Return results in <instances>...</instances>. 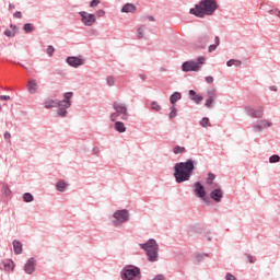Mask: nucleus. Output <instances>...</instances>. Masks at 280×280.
Instances as JSON below:
<instances>
[{
	"label": "nucleus",
	"instance_id": "45",
	"mask_svg": "<svg viewBox=\"0 0 280 280\" xmlns=\"http://www.w3.org/2000/svg\"><path fill=\"white\" fill-rule=\"evenodd\" d=\"M225 279H226V280H237V278H235V276H233V275H231V273H228V275L225 276Z\"/></svg>",
	"mask_w": 280,
	"mask_h": 280
},
{
	"label": "nucleus",
	"instance_id": "27",
	"mask_svg": "<svg viewBox=\"0 0 280 280\" xmlns=\"http://www.w3.org/2000/svg\"><path fill=\"white\" fill-rule=\"evenodd\" d=\"M23 200H24V202H33L34 201V196H32V194H30V192H25L23 195Z\"/></svg>",
	"mask_w": 280,
	"mask_h": 280
},
{
	"label": "nucleus",
	"instance_id": "24",
	"mask_svg": "<svg viewBox=\"0 0 280 280\" xmlns=\"http://www.w3.org/2000/svg\"><path fill=\"white\" fill-rule=\"evenodd\" d=\"M228 67H242V61L236 59H231L226 62Z\"/></svg>",
	"mask_w": 280,
	"mask_h": 280
},
{
	"label": "nucleus",
	"instance_id": "14",
	"mask_svg": "<svg viewBox=\"0 0 280 280\" xmlns=\"http://www.w3.org/2000/svg\"><path fill=\"white\" fill-rule=\"evenodd\" d=\"M272 122L270 120H260L257 125L254 126L255 132H261L266 128H270Z\"/></svg>",
	"mask_w": 280,
	"mask_h": 280
},
{
	"label": "nucleus",
	"instance_id": "52",
	"mask_svg": "<svg viewBox=\"0 0 280 280\" xmlns=\"http://www.w3.org/2000/svg\"><path fill=\"white\" fill-rule=\"evenodd\" d=\"M271 91H277V88H271Z\"/></svg>",
	"mask_w": 280,
	"mask_h": 280
},
{
	"label": "nucleus",
	"instance_id": "49",
	"mask_svg": "<svg viewBox=\"0 0 280 280\" xmlns=\"http://www.w3.org/2000/svg\"><path fill=\"white\" fill-rule=\"evenodd\" d=\"M214 43H215L214 45H217V47H218L220 45V37H215Z\"/></svg>",
	"mask_w": 280,
	"mask_h": 280
},
{
	"label": "nucleus",
	"instance_id": "13",
	"mask_svg": "<svg viewBox=\"0 0 280 280\" xmlns=\"http://www.w3.org/2000/svg\"><path fill=\"white\" fill-rule=\"evenodd\" d=\"M34 270H36V259L30 258L24 266V272L32 275Z\"/></svg>",
	"mask_w": 280,
	"mask_h": 280
},
{
	"label": "nucleus",
	"instance_id": "11",
	"mask_svg": "<svg viewBox=\"0 0 280 280\" xmlns=\"http://www.w3.org/2000/svg\"><path fill=\"white\" fill-rule=\"evenodd\" d=\"M246 113L249 115V117L261 119V117H264V107H258V108L246 107Z\"/></svg>",
	"mask_w": 280,
	"mask_h": 280
},
{
	"label": "nucleus",
	"instance_id": "18",
	"mask_svg": "<svg viewBox=\"0 0 280 280\" xmlns=\"http://www.w3.org/2000/svg\"><path fill=\"white\" fill-rule=\"evenodd\" d=\"M37 86L38 84L36 83V80L31 79L27 85L28 93H36Z\"/></svg>",
	"mask_w": 280,
	"mask_h": 280
},
{
	"label": "nucleus",
	"instance_id": "39",
	"mask_svg": "<svg viewBox=\"0 0 280 280\" xmlns=\"http://www.w3.org/2000/svg\"><path fill=\"white\" fill-rule=\"evenodd\" d=\"M245 259L247 264H255V260H253V256L250 254H245Z\"/></svg>",
	"mask_w": 280,
	"mask_h": 280
},
{
	"label": "nucleus",
	"instance_id": "48",
	"mask_svg": "<svg viewBox=\"0 0 280 280\" xmlns=\"http://www.w3.org/2000/svg\"><path fill=\"white\" fill-rule=\"evenodd\" d=\"M217 47H218V45H215V44L214 45H210L209 48H208V51H210V52L211 51H215Z\"/></svg>",
	"mask_w": 280,
	"mask_h": 280
},
{
	"label": "nucleus",
	"instance_id": "30",
	"mask_svg": "<svg viewBox=\"0 0 280 280\" xmlns=\"http://www.w3.org/2000/svg\"><path fill=\"white\" fill-rule=\"evenodd\" d=\"M200 126H202V128H209V126H211V122H209V118L203 117L200 121Z\"/></svg>",
	"mask_w": 280,
	"mask_h": 280
},
{
	"label": "nucleus",
	"instance_id": "25",
	"mask_svg": "<svg viewBox=\"0 0 280 280\" xmlns=\"http://www.w3.org/2000/svg\"><path fill=\"white\" fill-rule=\"evenodd\" d=\"M4 270H7V272L14 270V262L12 260L4 262Z\"/></svg>",
	"mask_w": 280,
	"mask_h": 280
},
{
	"label": "nucleus",
	"instance_id": "33",
	"mask_svg": "<svg viewBox=\"0 0 280 280\" xmlns=\"http://www.w3.org/2000/svg\"><path fill=\"white\" fill-rule=\"evenodd\" d=\"M177 113H178V109H176L175 106H172L171 113H170V119H174V117H176Z\"/></svg>",
	"mask_w": 280,
	"mask_h": 280
},
{
	"label": "nucleus",
	"instance_id": "3",
	"mask_svg": "<svg viewBox=\"0 0 280 280\" xmlns=\"http://www.w3.org/2000/svg\"><path fill=\"white\" fill-rule=\"evenodd\" d=\"M73 97V92H67L65 94V98L63 101L60 102H56L54 100H49L45 102V108L49 109V108H56V106L59 107L58 109V115L60 117H67V108L71 107V98Z\"/></svg>",
	"mask_w": 280,
	"mask_h": 280
},
{
	"label": "nucleus",
	"instance_id": "7",
	"mask_svg": "<svg viewBox=\"0 0 280 280\" xmlns=\"http://www.w3.org/2000/svg\"><path fill=\"white\" fill-rule=\"evenodd\" d=\"M124 280H140L141 270L135 266H127L122 269Z\"/></svg>",
	"mask_w": 280,
	"mask_h": 280
},
{
	"label": "nucleus",
	"instance_id": "51",
	"mask_svg": "<svg viewBox=\"0 0 280 280\" xmlns=\"http://www.w3.org/2000/svg\"><path fill=\"white\" fill-rule=\"evenodd\" d=\"M148 21H154V18L152 15L147 16Z\"/></svg>",
	"mask_w": 280,
	"mask_h": 280
},
{
	"label": "nucleus",
	"instance_id": "42",
	"mask_svg": "<svg viewBox=\"0 0 280 280\" xmlns=\"http://www.w3.org/2000/svg\"><path fill=\"white\" fill-rule=\"evenodd\" d=\"M206 106H207V108H211L213 106V98H208L206 101Z\"/></svg>",
	"mask_w": 280,
	"mask_h": 280
},
{
	"label": "nucleus",
	"instance_id": "9",
	"mask_svg": "<svg viewBox=\"0 0 280 280\" xmlns=\"http://www.w3.org/2000/svg\"><path fill=\"white\" fill-rule=\"evenodd\" d=\"M210 198L211 200H214V202H222V198H224V191L220 187V184L213 185L212 188H210Z\"/></svg>",
	"mask_w": 280,
	"mask_h": 280
},
{
	"label": "nucleus",
	"instance_id": "21",
	"mask_svg": "<svg viewBox=\"0 0 280 280\" xmlns=\"http://www.w3.org/2000/svg\"><path fill=\"white\" fill-rule=\"evenodd\" d=\"M114 128L117 132H126V125L121 121H116Z\"/></svg>",
	"mask_w": 280,
	"mask_h": 280
},
{
	"label": "nucleus",
	"instance_id": "16",
	"mask_svg": "<svg viewBox=\"0 0 280 280\" xmlns=\"http://www.w3.org/2000/svg\"><path fill=\"white\" fill-rule=\"evenodd\" d=\"M213 180H215V174L209 173L206 179V185H208L209 189H212L213 185H218L217 183H213Z\"/></svg>",
	"mask_w": 280,
	"mask_h": 280
},
{
	"label": "nucleus",
	"instance_id": "1",
	"mask_svg": "<svg viewBox=\"0 0 280 280\" xmlns=\"http://www.w3.org/2000/svg\"><path fill=\"white\" fill-rule=\"evenodd\" d=\"M175 173L174 177L176 183H185L191 178V174L194 173V160H187V162H179L175 164Z\"/></svg>",
	"mask_w": 280,
	"mask_h": 280
},
{
	"label": "nucleus",
	"instance_id": "6",
	"mask_svg": "<svg viewBox=\"0 0 280 280\" xmlns=\"http://www.w3.org/2000/svg\"><path fill=\"white\" fill-rule=\"evenodd\" d=\"M206 60L207 58H205V56H201L198 57L197 61H185L182 66V71H185L186 73H189V71H200Z\"/></svg>",
	"mask_w": 280,
	"mask_h": 280
},
{
	"label": "nucleus",
	"instance_id": "28",
	"mask_svg": "<svg viewBox=\"0 0 280 280\" xmlns=\"http://www.w3.org/2000/svg\"><path fill=\"white\" fill-rule=\"evenodd\" d=\"M145 36V26L138 27V38H144Z\"/></svg>",
	"mask_w": 280,
	"mask_h": 280
},
{
	"label": "nucleus",
	"instance_id": "46",
	"mask_svg": "<svg viewBox=\"0 0 280 280\" xmlns=\"http://www.w3.org/2000/svg\"><path fill=\"white\" fill-rule=\"evenodd\" d=\"M97 16L102 18L104 16V14H106V12L102 9H100L97 12H96Z\"/></svg>",
	"mask_w": 280,
	"mask_h": 280
},
{
	"label": "nucleus",
	"instance_id": "50",
	"mask_svg": "<svg viewBox=\"0 0 280 280\" xmlns=\"http://www.w3.org/2000/svg\"><path fill=\"white\" fill-rule=\"evenodd\" d=\"M140 78H141L142 80H148V77H147L145 74H140Z\"/></svg>",
	"mask_w": 280,
	"mask_h": 280
},
{
	"label": "nucleus",
	"instance_id": "37",
	"mask_svg": "<svg viewBox=\"0 0 280 280\" xmlns=\"http://www.w3.org/2000/svg\"><path fill=\"white\" fill-rule=\"evenodd\" d=\"M280 156L279 155H271L269 158V163H279Z\"/></svg>",
	"mask_w": 280,
	"mask_h": 280
},
{
	"label": "nucleus",
	"instance_id": "8",
	"mask_svg": "<svg viewBox=\"0 0 280 280\" xmlns=\"http://www.w3.org/2000/svg\"><path fill=\"white\" fill-rule=\"evenodd\" d=\"M128 218H130V214L128 213V210H118L114 213V226H119L124 224V222H128Z\"/></svg>",
	"mask_w": 280,
	"mask_h": 280
},
{
	"label": "nucleus",
	"instance_id": "44",
	"mask_svg": "<svg viewBox=\"0 0 280 280\" xmlns=\"http://www.w3.org/2000/svg\"><path fill=\"white\" fill-rule=\"evenodd\" d=\"M10 100V96L9 95H0V101L1 102H8Z\"/></svg>",
	"mask_w": 280,
	"mask_h": 280
},
{
	"label": "nucleus",
	"instance_id": "22",
	"mask_svg": "<svg viewBox=\"0 0 280 280\" xmlns=\"http://www.w3.org/2000/svg\"><path fill=\"white\" fill-rule=\"evenodd\" d=\"M183 96L180 95L179 92H175L170 96V102L171 104H176V102H178V100H180Z\"/></svg>",
	"mask_w": 280,
	"mask_h": 280
},
{
	"label": "nucleus",
	"instance_id": "29",
	"mask_svg": "<svg viewBox=\"0 0 280 280\" xmlns=\"http://www.w3.org/2000/svg\"><path fill=\"white\" fill-rule=\"evenodd\" d=\"M67 189V183H65V182H59V183H57V190L58 191H65Z\"/></svg>",
	"mask_w": 280,
	"mask_h": 280
},
{
	"label": "nucleus",
	"instance_id": "5",
	"mask_svg": "<svg viewBox=\"0 0 280 280\" xmlns=\"http://www.w3.org/2000/svg\"><path fill=\"white\" fill-rule=\"evenodd\" d=\"M114 110L115 113L110 114V121H117V118L119 116H121V119L124 121L128 120V108L126 107V105H124V103H117L115 102L113 104Z\"/></svg>",
	"mask_w": 280,
	"mask_h": 280
},
{
	"label": "nucleus",
	"instance_id": "15",
	"mask_svg": "<svg viewBox=\"0 0 280 280\" xmlns=\"http://www.w3.org/2000/svg\"><path fill=\"white\" fill-rule=\"evenodd\" d=\"M67 62L68 65H70V67H80L84 65L80 57H68Z\"/></svg>",
	"mask_w": 280,
	"mask_h": 280
},
{
	"label": "nucleus",
	"instance_id": "35",
	"mask_svg": "<svg viewBox=\"0 0 280 280\" xmlns=\"http://www.w3.org/2000/svg\"><path fill=\"white\" fill-rule=\"evenodd\" d=\"M4 139L7 140V143L11 144L12 143V135H10L9 131H5L3 135Z\"/></svg>",
	"mask_w": 280,
	"mask_h": 280
},
{
	"label": "nucleus",
	"instance_id": "47",
	"mask_svg": "<svg viewBox=\"0 0 280 280\" xmlns=\"http://www.w3.org/2000/svg\"><path fill=\"white\" fill-rule=\"evenodd\" d=\"M14 19H21L23 16V14L20 12V11H16L14 14H13Z\"/></svg>",
	"mask_w": 280,
	"mask_h": 280
},
{
	"label": "nucleus",
	"instance_id": "19",
	"mask_svg": "<svg viewBox=\"0 0 280 280\" xmlns=\"http://www.w3.org/2000/svg\"><path fill=\"white\" fill-rule=\"evenodd\" d=\"M189 95H190L192 102H195L196 104H200V102H202V100H203L202 96L198 95L196 93V91H194V90L189 91Z\"/></svg>",
	"mask_w": 280,
	"mask_h": 280
},
{
	"label": "nucleus",
	"instance_id": "17",
	"mask_svg": "<svg viewBox=\"0 0 280 280\" xmlns=\"http://www.w3.org/2000/svg\"><path fill=\"white\" fill-rule=\"evenodd\" d=\"M121 12L125 13H132V12H137V7L132 3H126L122 9Z\"/></svg>",
	"mask_w": 280,
	"mask_h": 280
},
{
	"label": "nucleus",
	"instance_id": "23",
	"mask_svg": "<svg viewBox=\"0 0 280 280\" xmlns=\"http://www.w3.org/2000/svg\"><path fill=\"white\" fill-rule=\"evenodd\" d=\"M4 35H7L8 38L16 36V28L13 25H11V30H5Z\"/></svg>",
	"mask_w": 280,
	"mask_h": 280
},
{
	"label": "nucleus",
	"instance_id": "12",
	"mask_svg": "<svg viewBox=\"0 0 280 280\" xmlns=\"http://www.w3.org/2000/svg\"><path fill=\"white\" fill-rule=\"evenodd\" d=\"M194 188L195 194L198 198H201V200H205V198H207V190H205V186H202L200 182L195 183Z\"/></svg>",
	"mask_w": 280,
	"mask_h": 280
},
{
	"label": "nucleus",
	"instance_id": "10",
	"mask_svg": "<svg viewBox=\"0 0 280 280\" xmlns=\"http://www.w3.org/2000/svg\"><path fill=\"white\" fill-rule=\"evenodd\" d=\"M81 21L86 27H91L97 19L95 18V14L93 13H88L86 11H81L80 13Z\"/></svg>",
	"mask_w": 280,
	"mask_h": 280
},
{
	"label": "nucleus",
	"instance_id": "40",
	"mask_svg": "<svg viewBox=\"0 0 280 280\" xmlns=\"http://www.w3.org/2000/svg\"><path fill=\"white\" fill-rule=\"evenodd\" d=\"M54 51H56V49L54 48V46H48V47H47V54H48V56H54Z\"/></svg>",
	"mask_w": 280,
	"mask_h": 280
},
{
	"label": "nucleus",
	"instance_id": "31",
	"mask_svg": "<svg viewBox=\"0 0 280 280\" xmlns=\"http://www.w3.org/2000/svg\"><path fill=\"white\" fill-rule=\"evenodd\" d=\"M24 32H25L26 34H30V32H34V25H32V24H30V23L25 24V25H24Z\"/></svg>",
	"mask_w": 280,
	"mask_h": 280
},
{
	"label": "nucleus",
	"instance_id": "20",
	"mask_svg": "<svg viewBox=\"0 0 280 280\" xmlns=\"http://www.w3.org/2000/svg\"><path fill=\"white\" fill-rule=\"evenodd\" d=\"M13 250H14L15 255H21V253H23V244H21V242H19V241H14L13 242Z\"/></svg>",
	"mask_w": 280,
	"mask_h": 280
},
{
	"label": "nucleus",
	"instance_id": "2",
	"mask_svg": "<svg viewBox=\"0 0 280 280\" xmlns=\"http://www.w3.org/2000/svg\"><path fill=\"white\" fill-rule=\"evenodd\" d=\"M215 10H218L215 0H201L200 3L190 9L189 12L198 19H205V16H211Z\"/></svg>",
	"mask_w": 280,
	"mask_h": 280
},
{
	"label": "nucleus",
	"instance_id": "34",
	"mask_svg": "<svg viewBox=\"0 0 280 280\" xmlns=\"http://www.w3.org/2000/svg\"><path fill=\"white\" fill-rule=\"evenodd\" d=\"M151 108H152V110H155L156 113H159V110H161V105H159V103H156V102H152Z\"/></svg>",
	"mask_w": 280,
	"mask_h": 280
},
{
	"label": "nucleus",
	"instance_id": "36",
	"mask_svg": "<svg viewBox=\"0 0 280 280\" xmlns=\"http://www.w3.org/2000/svg\"><path fill=\"white\" fill-rule=\"evenodd\" d=\"M269 14H272L273 16H278V19H280V10L279 9L269 10Z\"/></svg>",
	"mask_w": 280,
	"mask_h": 280
},
{
	"label": "nucleus",
	"instance_id": "43",
	"mask_svg": "<svg viewBox=\"0 0 280 280\" xmlns=\"http://www.w3.org/2000/svg\"><path fill=\"white\" fill-rule=\"evenodd\" d=\"M205 80H206V82H207L208 84H213V82H214V79H213V77H211V75L206 77Z\"/></svg>",
	"mask_w": 280,
	"mask_h": 280
},
{
	"label": "nucleus",
	"instance_id": "38",
	"mask_svg": "<svg viewBox=\"0 0 280 280\" xmlns=\"http://www.w3.org/2000/svg\"><path fill=\"white\" fill-rule=\"evenodd\" d=\"M106 82L108 86H113L115 84V78L107 77Z\"/></svg>",
	"mask_w": 280,
	"mask_h": 280
},
{
	"label": "nucleus",
	"instance_id": "41",
	"mask_svg": "<svg viewBox=\"0 0 280 280\" xmlns=\"http://www.w3.org/2000/svg\"><path fill=\"white\" fill-rule=\"evenodd\" d=\"M98 3H101L100 0H92L90 3V8H97Z\"/></svg>",
	"mask_w": 280,
	"mask_h": 280
},
{
	"label": "nucleus",
	"instance_id": "32",
	"mask_svg": "<svg viewBox=\"0 0 280 280\" xmlns=\"http://www.w3.org/2000/svg\"><path fill=\"white\" fill-rule=\"evenodd\" d=\"M207 95H208V98H210V100H215V97H217V92H215V90H209V91L207 92Z\"/></svg>",
	"mask_w": 280,
	"mask_h": 280
},
{
	"label": "nucleus",
	"instance_id": "4",
	"mask_svg": "<svg viewBox=\"0 0 280 280\" xmlns=\"http://www.w3.org/2000/svg\"><path fill=\"white\" fill-rule=\"evenodd\" d=\"M145 250L149 261H156L159 259V244L156 241L149 240L145 244L140 245Z\"/></svg>",
	"mask_w": 280,
	"mask_h": 280
},
{
	"label": "nucleus",
	"instance_id": "26",
	"mask_svg": "<svg viewBox=\"0 0 280 280\" xmlns=\"http://www.w3.org/2000/svg\"><path fill=\"white\" fill-rule=\"evenodd\" d=\"M173 152H174V154H184V152H186V149H185V147L176 145L173 149Z\"/></svg>",
	"mask_w": 280,
	"mask_h": 280
}]
</instances>
